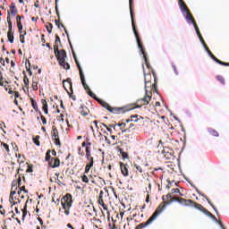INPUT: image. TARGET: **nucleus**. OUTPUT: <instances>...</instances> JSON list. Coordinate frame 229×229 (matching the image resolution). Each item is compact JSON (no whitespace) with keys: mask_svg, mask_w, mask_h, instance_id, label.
I'll list each match as a JSON object with an SVG mask.
<instances>
[{"mask_svg":"<svg viewBox=\"0 0 229 229\" xmlns=\"http://www.w3.org/2000/svg\"><path fill=\"white\" fill-rule=\"evenodd\" d=\"M30 103L34 110H38V105H37V101H35V99L31 98Z\"/></svg>","mask_w":229,"mask_h":229,"instance_id":"obj_27","label":"nucleus"},{"mask_svg":"<svg viewBox=\"0 0 229 229\" xmlns=\"http://www.w3.org/2000/svg\"><path fill=\"white\" fill-rule=\"evenodd\" d=\"M120 154L122 155L123 158H128V154L123 150V148L119 149Z\"/></svg>","mask_w":229,"mask_h":229,"instance_id":"obj_34","label":"nucleus"},{"mask_svg":"<svg viewBox=\"0 0 229 229\" xmlns=\"http://www.w3.org/2000/svg\"><path fill=\"white\" fill-rule=\"evenodd\" d=\"M166 199H171V198H173V194L172 193H168L166 196H165Z\"/></svg>","mask_w":229,"mask_h":229,"instance_id":"obj_62","label":"nucleus"},{"mask_svg":"<svg viewBox=\"0 0 229 229\" xmlns=\"http://www.w3.org/2000/svg\"><path fill=\"white\" fill-rule=\"evenodd\" d=\"M116 126H119V127L123 126L121 128V130H123V128H126V123H117Z\"/></svg>","mask_w":229,"mask_h":229,"instance_id":"obj_54","label":"nucleus"},{"mask_svg":"<svg viewBox=\"0 0 229 229\" xmlns=\"http://www.w3.org/2000/svg\"><path fill=\"white\" fill-rule=\"evenodd\" d=\"M38 82H37V81H32V89H33V90H38Z\"/></svg>","mask_w":229,"mask_h":229,"instance_id":"obj_33","label":"nucleus"},{"mask_svg":"<svg viewBox=\"0 0 229 229\" xmlns=\"http://www.w3.org/2000/svg\"><path fill=\"white\" fill-rule=\"evenodd\" d=\"M194 205V208H197V210H200V212H203V210H205L206 208H203V206H201V204H198L194 201H192V203L191 204V202H185V207H191Z\"/></svg>","mask_w":229,"mask_h":229,"instance_id":"obj_13","label":"nucleus"},{"mask_svg":"<svg viewBox=\"0 0 229 229\" xmlns=\"http://www.w3.org/2000/svg\"><path fill=\"white\" fill-rule=\"evenodd\" d=\"M153 221H155V216H150L146 223H141L139 225L136 226V229H142V228H146V226H149V225H151V223H153Z\"/></svg>","mask_w":229,"mask_h":229,"instance_id":"obj_10","label":"nucleus"},{"mask_svg":"<svg viewBox=\"0 0 229 229\" xmlns=\"http://www.w3.org/2000/svg\"><path fill=\"white\" fill-rule=\"evenodd\" d=\"M58 137V129H56L55 126L52 127V139L55 144V146H60V139L56 138Z\"/></svg>","mask_w":229,"mask_h":229,"instance_id":"obj_7","label":"nucleus"},{"mask_svg":"<svg viewBox=\"0 0 229 229\" xmlns=\"http://www.w3.org/2000/svg\"><path fill=\"white\" fill-rule=\"evenodd\" d=\"M55 46H58V43L60 44V37L56 36L55 37Z\"/></svg>","mask_w":229,"mask_h":229,"instance_id":"obj_57","label":"nucleus"},{"mask_svg":"<svg viewBox=\"0 0 229 229\" xmlns=\"http://www.w3.org/2000/svg\"><path fill=\"white\" fill-rule=\"evenodd\" d=\"M9 8H11V10H17V7L15 6V4H14V3H13V4L9 6Z\"/></svg>","mask_w":229,"mask_h":229,"instance_id":"obj_56","label":"nucleus"},{"mask_svg":"<svg viewBox=\"0 0 229 229\" xmlns=\"http://www.w3.org/2000/svg\"><path fill=\"white\" fill-rule=\"evenodd\" d=\"M16 14H17V10H12L11 12L10 11L7 12V17H10V15H12L13 17H15Z\"/></svg>","mask_w":229,"mask_h":229,"instance_id":"obj_29","label":"nucleus"},{"mask_svg":"<svg viewBox=\"0 0 229 229\" xmlns=\"http://www.w3.org/2000/svg\"><path fill=\"white\" fill-rule=\"evenodd\" d=\"M12 18L10 16H7V22H8V33H13V25H12Z\"/></svg>","mask_w":229,"mask_h":229,"instance_id":"obj_22","label":"nucleus"},{"mask_svg":"<svg viewBox=\"0 0 229 229\" xmlns=\"http://www.w3.org/2000/svg\"><path fill=\"white\" fill-rule=\"evenodd\" d=\"M82 110L81 111V115H89V109L87 107L83 108V106H81Z\"/></svg>","mask_w":229,"mask_h":229,"instance_id":"obj_28","label":"nucleus"},{"mask_svg":"<svg viewBox=\"0 0 229 229\" xmlns=\"http://www.w3.org/2000/svg\"><path fill=\"white\" fill-rule=\"evenodd\" d=\"M61 204L63 209L64 210L65 216H69L71 214L69 210L71 207H72V195H71V193H68L64 197H63L61 199Z\"/></svg>","mask_w":229,"mask_h":229,"instance_id":"obj_4","label":"nucleus"},{"mask_svg":"<svg viewBox=\"0 0 229 229\" xmlns=\"http://www.w3.org/2000/svg\"><path fill=\"white\" fill-rule=\"evenodd\" d=\"M20 94H19V91H15L14 92V98H19Z\"/></svg>","mask_w":229,"mask_h":229,"instance_id":"obj_64","label":"nucleus"},{"mask_svg":"<svg viewBox=\"0 0 229 229\" xmlns=\"http://www.w3.org/2000/svg\"><path fill=\"white\" fill-rule=\"evenodd\" d=\"M216 80H217L218 81H220V83H222L223 85H225V78H223V76L218 75V76L216 77Z\"/></svg>","mask_w":229,"mask_h":229,"instance_id":"obj_35","label":"nucleus"},{"mask_svg":"<svg viewBox=\"0 0 229 229\" xmlns=\"http://www.w3.org/2000/svg\"><path fill=\"white\" fill-rule=\"evenodd\" d=\"M179 6H180V10H181L183 17H185V21L188 22V24H193V22H196L194 21V18L192 17V14L189 11V8H187V4H185V2H183V0H179Z\"/></svg>","mask_w":229,"mask_h":229,"instance_id":"obj_2","label":"nucleus"},{"mask_svg":"<svg viewBox=\"0 0 229 229\" xmlns=\"http://www.w3.org/2000/svg\"><path fill=\"white\" fill-rule=\"evenodd\" d=\"M179 6H180V10H181L183 17H185V21L188 22V24H193V22H196L194 21V18L192 17V14L189 11V8H187V4H185V2H183V0H179Z\"/></svg>","mask_w":229,"mask_h":229,"instance_id":"obj_3","label":"nucleus"},{"mask_svg":"<svg viewBox=\"0 0 229 229\" xmlns=\"http://www.w3.org/2000/svg\"><path fill=\"white\" fill-rule=\"evenodd\" d=\"M103 191H100L98 203L103 207L104 210H108V207H106V204H105V201H103Z\"/></svg>","mask_w":229,"mask_h":229,"instance_id":"obj_18","label":"nucleus"},{"mask_svg":"<svg viewBox=\"0 0 229 229\" xmlns=\"http://www.w3.org/2000/svg\"><path fill=\"white\" fill-rule=\"evenodd\" d=\"M172 67L174 69V72L175 75L178 76V70L176 69V65L172 64Z\"/></svg>","mask_w":229,"mask_h":229,"instance_id":"obj_53","label":"nucleus"},{"mask_svg":"<svg viewBox=\"0 0 229 229\" xmlns=\"http://www.w3.org/2000/svg\"><path fill=\"white\" fill-rule=\"evenodd\" d=\"M21 19H24V16H21V15H17L16 16V22H17V24H19V22H21Z\"/></svg>","mask_w":229,"mask_h":229,"instance_id":"obj_49","label":"nucleus"},{"mask_svg":"<svg viewBox=\"0 0 229 229\" xmlns=\"http://www.w3.org/2000/svg\"><path fill=\"white\" fill-rule=\"evenodd\" d=\"M194 187L195 191L198 192V194H200L202 196V198H205V199H207V201L209 203V205L212 206V208H214L215 212L216 214H218L217 209L216 208V206L214 204H212V202L210 201V199H208V197H207V195L205 194H201V192L199 191V190H198V188L195 185H191Z\"/></svg>","mask_w":229,"mask_h":229,"instance_id":"obj_12","label":"nucleus"},{"mask_svg":"<svg viewBox=\"0 0 229 229\" xmlns=\"http://www.w3.org/2000/svg\"><path fill=\"white\" fill-rule=\"evenodd\" d=\"M217 64H219V65H224L225 67H229V63H225V62H223L221 60H218Z\"/></svg>","mask_w":229,"mask_h":229,"instance_id":"obj_37","label":"nucleus"},{"mask_svg":"<svg viewBox=\"0 0 229 229\" xmlns=\"http://www.w3.org/2000/svg\"><path fill=\"white\" fill-rule=\"evenodd\" d=\"M89 171H90V167L86 165V167H85V174H88V173H89Z\"/></svg>","mask_w":229,"mask_h":229,"instance_id":"obj_60","label":"nucleus"},{"mask_svg":"<svg viewBox=\"0 0 229 229\" xmlns=\"http://www.w3.org/2000/svg\"><path fill=\"white\" fill-rule=\"evenodd\" d=\"M86 154H90V147L86 146Z\"/></svg>","mask_w":229,"mask_h":229,"instance_id":"obj_61","label":"nucleus"},{"mask_svg":"<svg viewBox=\"0 0 229 229\" xmlns=\"http://www.w3.org/2000/svg\"><path fill=\"white\" fill-rule=\"evenodd\" d=\"M142 118L141 116H139V114H133L131 116V123H139L140 121H142Z\"/></svg>","mask_w":229,"mask_h":229,"instance_id":"obj_20","label":"nucleus"},{"mask_svg":"<svg viewBox=\"0 0 229 229\" xmlns=\"http://www.w3.org/2000/svg\"><path fill=\"white\" fill-rule=\"evenodd\" d=\"M54 53L61 67H64L66 71H68V69H71V65H69V63H65V58H67V53L65 52V50H58V45H55Z\"/></svg>","mask_w":229,"mask_h":229,"instance_id":"obj_1","label":"nucleus"},{"mask_svg":"<svg viewBox=\"0 0 229 229\" xmlns=\"http://www.w3.org/2000/svg\"><path fill=\"white\" fill-rule=\"evenodd\" d=\"M174 201H179V203H192V199H178V198H174V199H171L168 201H164V205H171V203H174Z\"/></svg>","mask_w":229,"mask_h":229,"instance_id":"obj_8","label":"nucleus"},{"mask_svg":"<svg viewBox=\"0 0 229 229\" xmlns=\"http://www.w3.org/2000/svg\"><path fill=\"white\" fill-rule=\"evenodd\" d=\"M3 148H5V151H7V153H10V147L8 146V144L6 143H2Z\"/></svg>","mask_w":229,"mask_h":229,"instance_id":"obj_43","label":"nucleus"},{"mask_svg":"<svg viewBox=\"0 0 229 229\" xmlns=\"http://www.w3.org/2000/svg\"><path fill=\"white\" fill-rule=\"evenodd\" d=\"M49 165H51V167H53V169H55V167H60V159L52 157Z\"/></svg>","mask_w":229,"mask_h":229,"instance_id":"obj_15","label":"nucleus"},{"mask_svg":"<svg viewBox=\"0 0 229 229\" xmlns=\"http://www.w3.org/2000/svg\"><path fill=\"white\" fill-rule=\"evenodd\" d=\"M17 26H18L19 33H20V35H21V33H22V23L19 22L17 24Z\"/></svg>","mask_w":229,"mask_h":229,"instance_id":"obj_41","label":"nucleus"},{"mask_svg":"<svg viewBox=\"0 0 229 229\" xmlns=\"http://www.w3.org/2000/svg\"><path fill=\"white\" fill-rule=\"evenodd\" d=\"M0 76H1V79H0L1 87H6V83H8V81L3 82V75L1 74V72H0Z\"/></svg>","mask_w":229,"mask_h":229,"instance_id":"obj_36","label":"nucleus"},{"mask_svg":"<svg viewBox=\"0 0 229 229\" xmlns=\"http://www.w3.org/2000/svg\"><path fill=\"white\" fill-rule=\"evenodd\" d=\"M16 189H17V184L15 182H13L12 191L10 196H15V194H17V191H15Z\"/></svg>","mask_w":229,"mask_h":229,"instance_id":"obj_25","label":"nucleus"},{"mask_svg":"<svg viewBox=\"0 0 229 229\" xmlns=\"http://www.w3.org/2000/svg\"><path fill=\"white\" fill-rule=\"evenodd\" d=\"M72 51L73 58L75 61V64L79 69L80 76H81V81L83 83L84 87L87 86V82L85 81V74L83 73V70L81 69V65L80 64V62H78V58L76 57V53H74V50Z\"/></svg>","mask_w":229,"mask_h":229,"instance_id":"obj_6","label":"nucleus"},{"mask_svg":"<svg viewBox=\"0 0 229 229\" xmlns=\"http://www.w3.org/2000/svg\"><path fill=\"white\" fill-rule=\"evenodd\" d=\"M208 56H210V58H212V60H214V62H216V64H217V62H219V59H217V57H216V55H214V54H209V55Z\"/></svg>","mask_w":229,"mask_h":229,"instance_id":"obj_40","label":"nucleus"},{"mask_svg":"<svg viewBox=\"0 0 229 229\" xmlns=\"http://www.w3.org/2000/svg\"><path fill=\"white\" fill-rule=\"evenodd\" d=\"M165 208L166 207L164 205V203L160 204L150 217H155V219H157V217H158V216H160V214H162Z\"/></svg>","mask_w":229,"mask_h":229,"instance_id":"obj_9","label":"nucleus"},{"mask_svg":"<svg viewBox=\"0 0 229 229\" xmlns=\"http://www.w3.org/2000/svg\"><path fill=\"white\" fill-rule=\"evenodd\" d=\"M55 12L58 17H60V14L58 13V0H55Z\"/></svg>","mask_w":229,"mask_h":229,"instance_id":"obj_50","label":"nucleus"},{"mask_svg":"<svg viewBox=\"0 0 229 229\" xmlns=\"http://www.w3.org/2000/svg\"><path fill=\"white\" fill-rule=\"evenodd\" d=\"M109 128H113L114 130H115V128H117V124H109Z\"/></svg>","mask_w":229,"mask_h":229,"instance_id":"obj_63","label":"nucleus"},{"mask_svg":"<svg viewBox=\"0 0 229 229\" xmlns=\"http://www.w3.org/2000/svg\"><path fill=\"white\" fill-rule=\"evenodd\" d=\"M141 101L144 103V105H149V101H151V92L148 93V89H146V95Z\"/></svg>","mask_w":229,"mask_h":229,"instance_id":"obj_16","label":"nucleus"},{"mask_svg":"<svg viewBox=\"0 0 229 229\" xmlns=\"http://www.w3.org/2000/svg\"><path fill=\"white\" fill-rule=\"evenodd\" d=\"M208 56H210V58H212V60H214V62H216V64H217V62H219V59H217V57H216V55H214V54H209V55Z\"/></svg>","mask_w":229,"mask_h":229,"instance_id":"obj_39","label":"nucleus"},{"mask_svg":"<svg viewBox=\"0 0 229 229\" xmlns=\"http://www.w3.org/2000/svg\"><path fill=\"white\" fill-rule=\"evenodd\" d=\"M203 214H206V216H208L209 217H211V216H212V213H210L209 211H208L207 208H206V209H203Z\"/></svg>","mask_w":229,"mask_h":229,"instance_id":"obj_48","label":"nucleus"},{"mask_svg":"<svg viewBox=\"0 0 229 229\" xmlns=\"http://www.w3.org/2000/svg\"><path fill=\"white\" fill-rule=\"evenodd\" d=\"M38 139H40V136H36L35 138H33V142L34 144H36V146H40V141L38 140Z\"/></svg>","mask_w":229,"mask_h":229,"instance_id":"obj_30","label":"nucleus"},{"mask_svg":"<svg viewBox=\"0 0 229 229\" xmlns=\"http://www.w3.org/2000/svg\"><path fill=\"white\" fill-rule=\"evenodd\" d=\"M81 84H82V86H83V88L87 90V92H88V94H89V96H90V98H92L93 99H95V101H98L99 100V98H98L97 96H96V94H94V93H92L91 91H90V88H89V86L86 84V86L81 82Z\"/></svg>","mask_w":229,"mask_h":229,"instance_id":"obj_14","label":"nucleus"},{"mask_svg":"<svg viewBox=\"0 0 229 229\" xmlns=\"http://www.w3.org/2000/svg\"><path fill=\"white\" fill-rule=\"evenodd\" d=\"M24 35H27L26 31H24ZM24 35H20V42L21 44H24Z\"/></svg>","mask_w":229,"mask_h":229,"instance_id":"obj_44","label":"nucleus"},{"mask_svg":"<svg viewBox=\"0 0 229 229\" xmlns=\"http://www.w3.org/2000/svg\"><path fill=\"white\" fill-rule=\"evenodd\" d=\"M66 82H67L68 87H70V89H72V82H71V78H68L66 80Z\"/></svg>","mask_w":229,"mask_h":229,"instance_id":"obj_47","label":"nucleus"},{"mask_svg":"<svg viewBox=\"0 0 229 229\" xmlns=\"http://www.w3.org/2000/svg\"><path fill=\"white\" fill-rule=\"evenodd\" d=\"M24 78H23V82L25 87H30V80L28 79V76L26 75V72L23 71Z\"/></svg>","mask_w":229,"mask_h":229,"instance_id":"obj_23","label":"nucleus"},{"mask_svg":"<svg viewBox=\"0 0 229 229\" xmlns=\"http://www.w3.org/2000/svg\"><path fill=\"white\" fill-rule=\"evenodd\" d=\"M86 165L89 168L93 167L94 166V161H89V163Z\"/></svg>","mask_w":229,"mask_h":229,"instance_id":"obj_58","label":"nucleus"},{"mask_svg":"<svg viewBox=\"0 0 229 229\" xmlns=\"http://www.w3.org/2000/svg\"><path fill=\"white\" fill-rule=\"evenodd\" d=\"M49 27H47V30L48 31V33H51V31H53V24L49 23Z\"/></svg>","mask_w":229,"mask_h":229,"instance_id":"obj_51","label":"nucleus"},{"mask_svg":"<svg viewBox=\"0 0 229 229\" xmlns=\"http://www.w3.org/2000/svg\"><path fill=\"white\" fill-rule=\"evenodd\" d=\"M49 160H51V150H47L46 155V162H49Z\"/></svg>","mask_w":229,"mask_h":229,"instance_id":"obj_31","label":"nucleus"},{"mask_svg":"<svg viewBox=\"0 0 229 229\" xmlns=\"http://www.w3.org/2000/svg\"><path fill=\"white\" fill-rule=\"evenodd\" d=\"M26 216H28V211H22V221L26 218Z\"/></svg>","mask_w":229,"mask_h":229,"instance_id":"obj_55","label":"nucleus"},{"mask_svg":"<svg viewBox=\"0 0 229 229\" xmlns=\"http://www.w3.org/2000/svg\"><path fill=\"white\" fill-rule=\"evenodd\" d=\"M193 24V28H195V31L203 46V47L205 48V50L207 51L208 55H211L212 52L210 51V49H208V47H207V43H205V39H203V37L201 36V32H199V28H198V24H196V21L192 23Z\"/></svg>","mask_w":229,"mask_h":229,"instance_id":"obj_5","label":"nucleus"},{"mask_svg":"<svg viewBox=\"0 0 229 229\" xmlns=\"http://www.w3.org/2000/svg\"><path fill=\"white\" fill-rule=\"evenodd\" d=\"M135 167H136L137 171H139L140 173H142V167H140V165H135Z\"/></svg>","mask_w":229,"mask_h":229,"instance_id":"obj_59","label":"nucleus"},{"mask_svg":"<svg viewBox=\"0 0 229 229\" xmlns=\"http://www.w3.org/2000/svg\"><path fill=\"white\" fill-rule=\"evenodd\" d=\"M39 114H40L42 123L47 124V120L44 117V115H42V113H39Z\"/></svg>","mask_w":229,"mask_h":229,"instance_id":"obj_42","label":"nucleus"},{"mask_svg":"<svg viewBox=\"0 0 229 229\" xmlns=\"http://www.w3.org/2000/svg\"><path fill=\"white\" fill-rule=\"evenodd\" d=\"M86 158L89 162L94 161V157H92L90 154H86Z\"/></svg>","mask_w":229,"mask_h":229,"instance_id":"obj_46","label":"nucleus"},{"mask_svg":"<svg viewBox=\"0 0 229 229\" xmlns=\"http://www.w3.org/2000/svg\"><path fill=\"white\" fill-rule=\"evenodd\" d=\"M41 104L43 105V111L46 114V115H47V114H49V111L47 109V101H46V99H41Z\"/></svg>","mask_w":229,"mask_h":229,"instance_id":"obj_21","label":"nucleus"},{"mask_svg":"<svg viewBox=\"0 0 229 229\" xmlns=\"http://www.w3.org/2000/svg\"><path fill=\"white\" fill-rule=\"evenodd\" d=\"M129 6H130L131 24L135 25V20L133 19V0H129Z\"/></svg>","mask_w":229,"mask_h":229,"instance_id":"obj_17","label":"nucleus"},{"mask_svg":"<svg viewBox=\"0 0 229 229\" xmlns=\"http://www.w3.org/2000/svg\"><path fill=\"white\" fill-rule=\"evenodd\" d=\"M7 38L11 44H13V40H14L13 32H7Z\"/></svg>","mask_w":229,"mask_h":229,"instance_id":"obj_24","label":"nucleus"},{"mask_svg":"<svg viewBox=\"0 0 229 229\" xmlns=\"http://www.w3.org/2000/svg\"><path fill=\"white\" fill-rule=\"evenodd\" d=\"M172 194H180V196H183V194L180 192V189L178 188L172 189Z\"/></svg>","mask_w":229,"mask_h":229,"instance_id":"obj_32","label":"nucleus"},{"mask_svg":"<svg viewBox=\"0 0 229 229\" xmlns=\"http://www.w3.org/2000/svg\"><path fill=\"white\" fill-rule=\"evenodd\" d=\"M98 103H99V105H101L104 108H106V110H108V112H111V114H114V110H115V108H112L108 103H106L105 100L102 99H98Z\"/></svg>","mask_w":229,"mask_h":229,"instance_id":"obj_11","label":"nucleus"},{"mask_svg":"<svg viewBox=\"0 0 229 229\" xmlns=\"http://www.w3.org/2000/svg\"><path fill=\"white\" fill-rule=\"evenodd\" d=\"M20 191L25 192V194H28V190H26V187H25V186L20 187Z\"/></svg>","mask_w":229,"mask_h":229,"instance_id":"obj_52","label":"nucleus"},{"mask_svg":"<svg viewBox=\"0 0 229 229\" xmlns=\"http://www.w3.org/2000/svg\"><path fill=\"white\" fill-rule=\"evenodd\" d=\"M82 182H83L84 183H89V177H87L86 174H84V175L82 176Z\"/></svg>","mask_w":229,"mask_h":229,"instance_id":"obj_45","label":"nucleus"},{"mask_svg":"<svg viewBox=\"0 0 229 229\" xmlns=\"http://www.w3.org/2000/svg\"><path fill=\"white\" fill-rule=\"evenodd\" d=\"M120 167H121L122 174L123 176H128L129 174H128V168L126 167V165H124V164L121 163Z\"/></svg>","mask_w":229,"mask_h":229,"instance_id":"obj_19","label":"nucleus"},{"mask_svg":"<svg viewBox=\"0 0 229 229\" xmlns=\"http://www.w3.org/2000/svg\"><path fill=\"white\" fill-rule=\"evenodd\" d=\"M208 131H209L210 135H212L213 137H219V133L216 132V130H214V129H208Z\"/></svg>","mask_w":229,"mask_h":229,"instance_id":"obj_26","label":"nucleus"},{"mask_svg":"<svg viewBox=\"0 0 229 229\" xmlns=\"http://www.w3.org/2000/svg\"><path fill=\"white\" fill-rule=\"evenodd\" d=\"M22 182V179L21 177H18L17 182H13V183H16V186L21 187V182Z\"/></svg>","mask_w":229,"mask_h":229,"instance_id":"obj_38","label":"nucleus"}]
</instances>
